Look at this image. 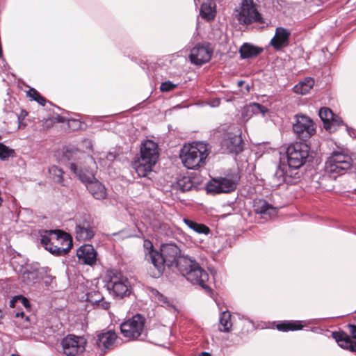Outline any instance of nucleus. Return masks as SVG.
<instances>
[{
  "label": "nucleus",
  "mask_w": 356,
  "mask_h": 356,
  "mask_svg": "<svg viewBox=\"0 0 356 356\" xmlns=\"http://www.w3.org/2000/svg\"><path fill=\"white\" fill-rule=\"evenodd\" d=\"M212 54L213 49L209 44H197L191 50L189 58L193 64L201 66L211 60Z\"/></svg>",
  "instance_id": "13"
},
{
  "label": "nucleus",
  "mask_w": 356,
  "mask_h": 356,
  "mask_svg": "<svg viewBox=\"0 0 356 356\" xmlns=\"http://www.w3.org/2000/svg\"><path fill=\"white\" fill-rule=\"evenodd\" d=\"M49 235H54L55 236V240L57 241H65L67 243L68 246L67 248L58 247L57 245H54L53 243L50 244L49 248H47V250H49L51 253L56 256H62L66 254L71 246H72V241L70 238V236L65 233L61 230H49L46 232Z\"/></svg>",
  "instance_id": "14"
},
{
  "label": "nucleus",
  "mask_w": 356,
  "mask_h": 356,
  "mask_svg": "<svg viewBox=\"0 0 356 356\" xmlns=\"http://www.w3.org/2000/svg\"><path fill=\"white\" fill-rule=\"evenodd\" d=\"M57 120H58L59 122H64L65 120V118H64V117H62V116L58 115V116H57Z\"/></svg>",
  "instance_id": "46"
},
{
  "label": "nucleus",
  "mask_w": 356,
  "mask_h": 356,
  "mask_svg": "<svg viewBox=\"0 0 356 356\" xmlns=\"http://www.w3.org/2000/svg\"><path fill=\"white\" fill-rule=\"evenodd\" d=\"M157 296H158V300L163 303L168 302L167 298L163 296L162 294H161L159 291H156Z\"/></svg>",
  "instance_id": "42"
},
{
  "label": "nucleus",
  "mask_w": 356,
  "mask_h": 356,
  "mask_svg": "<svg viewBox=\"0 0 356 356\" xmlns=\"http://www.w3.org/2000/svg\"><path fill=\"white\" fill-rule=\"evenodd\" d=\"M302 328L301 322L297 321H286L277 325V329L282 332L299 330Z\"/></svg>",
  "instance_id": "29"
},
{
  "label": "nucleus",
  "mask_w": 356,
  "mask_h": 356,
  "mask_svg": "<svg viewBox=\"0 0 356 356\" xmlns=\"http://www.w3.org/2000/svg\"><path fill=\"white\" fill-rule=\"evenodd\" d=\"M28 115V113L26 111H22L20 115L18 117L19 122H20L21 118H24ZM22 127L21 122H19V127Z\"/></svg>",
  "instance_id": "44"
},
{
  "label": "nucleus",
  "mask_w": 356,
  "mask_h": 356,
  "mask_svg": "<svg viewBox=\"0 0 356 356\" xmlns=\"http://www.w3.org/2000/svg\"><path fill=\"white\" fill-rule=\"evenodd\" d=\"M90 194L97 200H103L106 197V189L100 181L97 179L86 185Z\"/></svg>",
  "instance_id": "21"
},
{
  "label": "nucleus",
  "mask_w": 356,
  "mask_h": 356,
  "mask_svg": "<svg viewBox=\"0 0 356 356\" xmlns=\"http://www.w3.org/2000/svg\"><path fill=\"white\" fill-rule=\"evenodd\" d=\"M49 172L55 182L63 184L64 172L61 168L53 165L49 168Z\"/></svg>",
  "instance_id": "34"
},
{
  "label": "nucleus",
  "mask_w": 356,
  "mask_h": 356,
  "mask_svg": "<svg viewBox=\"0 0 356 356\" xmlns=\"http://www.w3.org/2000/svg\"><path fill=\"white\" fill-rule=\"evenodd\" d=\"M235 12L236 18L241 24L249 25L253 23H265L258 6L254 0H242L241 5Z\"/></svg>",
  "instance_id": "4"
},
{
  "label": "nucleus",
  "mask_w": 356,
  "mask_h": 356,
  "mask_svg": "<svg viewBox=\"0 0 356 356\" xmlns=\"http://www.w3.org/2000/svg\"><path fill=\"white\" fill-rule=\"evenodd\" d=\"M48 270V268H40L38 264L27 266L22 273V280L26 285L33 286L44 279Z\"/></svg>",
  "instance_id": "12"
},
{
  "label": "nucleus",
  "mask_w": 356,
  "mask_h": 356,
  "mask_svg": "<svg viewBox=\"0 0 356 356\" xmlns=\"http://www.w3.org/2000/svg\"><path fill=\"white\" fill-rule=\"evenodd\" d=\"M55 236L54 235L46 236L44 235L41 238V243L45 247V249L47 250V248H49L50 244H52L54 242H51V240H54Z\"/></svg>",
  "instance_id": "39"
},
{
  "label": "nucleus",
  "mask_w": 356,
  "mask_h": 356,
  "mask_svg": "<svg viewBox=\"0 0 356 356\" xmlns=\"http://www.w3.org/2000/svg\"><path fill=\"white\" fill-rule=\"evenodd\" d=\"M72 122H73L74 124H75V127H79L80 126V122L79 120H69V123Z\"/></svg>",
  "instance_id": "45"
},
{
  "label": "nucleus",
  "mask_w": 356,
  "mask_h": 356,
  "mask_svg": "<svg viewBox=\"0 0 356 356\" xmlns=\"http://www.w3.org/2000/svg\"><path fill=\"white\" fill-rule=\"evenodd\" d=\"M145 318L140 314H136L120 325V332L124 337L129 339H145L143 337Z\"/></svg>",
  "instance_id": "6"
},
{
  "label": "nucleus",
  "mask_w": 356,
  "mask_h": 356,
  "mask_svg": "<svg viewBox=\"0 0 356 356\" xmlns=\"http://www.w3.org/2000/svg\"><path fill=\"white\" fill-rule=\"evenodd\" d=\"M185 224L192 230L198 233L208 234L210 232V229L207 225L198 223L190 219H184Z\"/></svg>",
  "instance_id": "30"
},
{
  "label": "nucleus",
  "mask_w": 356,
  "mask_h": 356,
  "mask_svg": "<svg viewBox=\"0 0 356 356\" xmlns=\"http://www.w3.org/2000/svg\"><path fill=\"white\" fill-rule=\"evenodd\" d=\"M180 249L174 244L162 247L161 252H154L152 257L155 271L154 277H159L163 273L165 266L176 268L193 284H197L209 294L212 293L211 288L207 284L209 274L200 264L188 256H181Z\"/></svg>",
  "instance_id": "1"
},
{
  "label": "nucleus",
  "mask_w": 356,
  "mask_h": 356,
  "mask_svg": "<svg viewBox=\"0 0 356 356\" xmlns=\"http://www.w3.org/2000/svg\"><path fill=\"white\" fill-rule=\"evenodd\" d=\"M27 95L31 98L33 100L36 101L42 106H44L46 103V99L44 97H42L40 93L34 88H31L29 91H27Z\"/></svg>",
  "instance_id": "37"
},
{
  "label": "nucleus",
  "mask_w": 356,
  "mask_h": 356,
  "mask_svg": "<svg viewBox=\"0 0 356 356\" xmlns=\"http://www.w3.org/2000/svg\"><path fill=\"white\" fill-rule=\"evenodd\" d=\"M117 339V334L113 330L104 332L97 336V345L102 350L110 348Z\"/></svg>",
  "instance_id": "19"
},
{
  "label": "nucleus",
  "mask_w": 356,
  "mask_h": 356,
  "mask_svg": "<svg viewBox=\"0 0 356 356\" xmlns=\"http://www.w3.org/2000/svg\"><path fill=\"white\" fill-rule=\"evenodd\" d=\"M86 341L83 337L68 334L61 341L63 353L67 356H76L85 350Z\"/></svg>",
  "instance_id": "11"
},
{
  "label": "nucleus",
  "mask_w": 356,
  "mask_h": 356,
  "mask_svg": "<svg viewBox=\"0 0 356 356\" xmlns=\"http://www.w3.org/2000/svg\"><path fill=\"white\" fill-rule=\"evenodd\" d=\"M194 185L189 177H183L177 181V188L182 192L191 190Z\"/></svg>",
  "instance_id": "33"
},
{
  "label": "nucleus",
  "mask_w": 356,
  "mask_h": 356,
  "mask_svg": "<svg viewBox=\"0 0 356 356\" xmlns=\"http://www.w3.org/2000/svg\"><path fill=\"white\" fill-rule=\"evenodd\" d=\"M70 168L71 171L76 175L82 182L86 183V185L96 179L92 170H86V172H83L82 169H79L76 164L74 163L70 164Z\"/></svg>",
  "instance_id": "23"
},
{
  "label": "nucleus",
  "mask_w": 356,
  "mask_h": 356,
  "mask_svg": "<svg viewBox=\"0 0 356 356\" xmlns=\"http://www.w3.org/2000/svg\"><path fill=\"white\" fill-rule=\"evenodd\" d=\"M215 6L211 2L203 3L200 8V15L207 21L213 20L216 16Z\"/></svg>",
  "instance_id": "27"
},
{
  "label": "nucleus",
  "mask_w": 356,
  "mask_h": 356,
  "mask_svg": "<svg viewBox=\"0 0 356 356\" xmlns=\"http://www.w3.org/2000/svg\"><path fill=\"white\" fill-rule=\"evenodd\" d=\"M177 87L176 84H174L170 81L163 82L160 86V90L162 92H168L172 90Z\"/></svg>",
  "instance_id": "38"
},
{
  "label": "nucleus",
  "mask_w": 356,
  "mask_h": 356,
  "mask_svg": "<svg viewBox=\"0 0 356 356\" xmlns=\"http://www.w3.org/2000/svg\"><path fill=\"white\" fill-rule=\"evenodd\" d=\"M318 115L324 123V127L326 129H330V122L334 118L332 111L327 108L323 107L319 110Z\"/></svg>",
  "instance_id": "31"
},
{
  "label": "nucleus",
  "mask_w": 356,
  "mask_h": 356,
  "mask_svg": "<svg viewBox=\"0 0 356 356\" xmlns=\"http://www.w3.org/2000/svg\"><path fill=\"white\" fill-rule=\"evenodd\" d=\"M238 177L237 175L232 178L220 177L213 179L207 185V191L209 193H230L236 188Z\"/></svg>",
  "instance_id": "10"
},
{
  "label": "nucleus",
  "mask_w": 356,
  "mask_h": 356,
  "mask_svg": "<svg viewBox=\"0 0 356 356\" xmlns=\"http://www.w3.org/2000/svg\"><path fill=\"white\" fill-rule=\"evenodd\" d=\"M342 123H343V121H342L341 118L334 114V118H333V119L331 120V122H330V129H329L331 130L332 129H335L334 128L335 127H339L341 124H342Z\"/></svg>",
  "instance_id": "40"
},
{
  "label": "nucleus",
  "mask_w": 356,
  "mask_h": 356,
  "mask_svg": "<svg viewBox=\"0 0 356 356\" xmlns=\"http://www.w3.org/2000/svg\"><path fill=\"white\" fill-rule=\"evenodd\" d=\"M291 32L290 30L279 26L275 29L274 37L270 44L276 50L280 51L289 45Z\"/></svg>",
  "instance_id": "16"
},
{
  "label": "nucleus",
  "mask_w": 356,
  "mask_h": 356,
  "mask_svg": "<svg viewBox=\"0 0 356 356\" xmlns=\"http://www.w3.org/2000/svg\"><path fill=\"white\" fill-rule=\"evenodd\" d=\"M314 85V79L306 77L294 86L293 91L297 94L305 95L309 92Z\"/></svg>",
  "instance_id": "26"
},
{
  "label": "nucleus",
  "mask_w": 356,
  "mask_h": 356,
  "mask_svg": "<svg viewBox=\"0 0 356 356\" xmlns=\"http://www.w3.org/2000/svg\"><path fill=\"white\" fill-rule=\"evenodd\" d=\"M108 159H112V158H114V156H113L112 154H110L108 156Z\"/></svg>",
  "instance_id": "50"
},
{
  "label": "nucleus",
  "mask_w": 356,
  "mask_h": 356,
  "mask_svg": "<svg viewBox=\"0 0 356 356\" xmlns=\"http://www.w3.org/2000/svg\"><path fill=\"white\" fill-rule=\"evenodd\" d=\"M220 330L222 332H229L232 324L231 322V314L228 311L223 312L220 316Z\"/></svg>",
  "instance_id": "32"
},
{
  "label": "nucleus",
  "mask_w": 356,
  "mask_h": 356,
  "mask_svg": "<svg viewBox=\"0 0 356 356\" xmlns=\"http://www.w3.org/2000/svg\"><path fill=\"white\" fill-rule=\"evenodd\" d=\"M76 257L79 264L93 266L97 260V252L92 245L84 244L76 250Z\"/></svg>",
  "instance_id": "15"
},
{
  "label": "nucleus",
  "mask_w": 356,
  "mask_h": 356,
  "mask_svg": "<svg viewBox=\"0 0 356 356\" xmlns=\"http://www.w3.org/2000/svg\"><path fill=\"white\" fill-rule=\"evenodd\" d=\"M332 337L343 349L356 353V342L351 340L350 336L344 331L332 332Z\"/></svg>",
  "instance_id": "18"
},
{
  "label": "nucleus",
  "mask_w": 356,
  "mask_h": 356,
  "mask_svg": "<svg viewBox=\"0 0 356 356\" xmlns=\"http://www.w3.org/2000/svg\"><path fill=\"white\" fill-rule=\"evenodd\" d=\"M47 273L44 275V277H47V278H49V276H47Z\"/></svg>",
  "instance_id": "51"
},
{
  "label": "nucleus",
  "mask_w": 356,
  "mask_h": 356,
  "mask_svg": "<svg viewBox=\"0 0 356 356\" xmlns=\"http://www.w3.org/2000/svg\"><path fill=\"white\" fill-rule=\"evenodd\" d=\"M257 213L271 216L275 213V209L263 199L255 200L253 204Z\"/></svg>",
  "instance_id": "24"
},
{
  "label": "nucleus",
  "mask_w": 356,
  "mask_h": 356,
  "mask_svg": "<svg viewBox=\"0 0 356 356\" xmlns=\"http://www.w3.org/2000/svg\"><path fill=\"white\" fill-rule=\"evenodd\" d=\"M159 156V146L152 140L144 141L140 147V156L132 163V167L139 177H146L151 172Z\"/></svg>",
  "instance_id": "2"
},
{
  "label": "nucleus",
  "mask_w": 356,
  "mask_h": 356,
  "mask_svg": "<svg viewBox=\"0 0 356 356\" xmlns=\"http://www.w3.org/2000/svg\"><path fill=\"white\" fill-rule=\"evenodd\" d=\"M293 130L297 136L303 140L312 137L316 132L313 120L305 115H296Z\"/></svg>",
  "instance_id": "9"
},
{
  "label": "nucleus",
  "mask_w": 356,
  "mask_h": 356,
  "mask_svg": "<svg viewBox=\"0 0 356 356\" xmlns=\"http://www.w3.org/2000/svg\"><path fill=\"white\" fill-rule=\"evenodd\" d=\"M86 300L91 304L104 309H107L109 307V303L104 300V297L99 291H93L88 293Z\"/></svg>",
  "instance_id": "25"
},
{
  "label": "nucleus",
  "mask_w": 356,
  "mask_h": 356,
  "mask_svg": "<svg viewBox=\"0 0 356 356\" xmlns=\"http://www.w3.org/2000/svg\"><path fill=\"white\" fill-rule=\"evenodd\" d=\"M352 161V159L348 154L334 152L325 162V170L330 177L336 178L350 168Z\"/></svg>",
  "instance_id": "5"
},
{
  "label": "nucleus",
  "mask_w": 356,
  "mask_h": 356,
  "mask_svg": "<svg viewBox=\"0 0 356 356\" xmlns=\"http://www.w3.org/2000/svg\"><path fill=\"white\" fill-rule=\"evenodd\" d=\"M128 284L129 281L127 277L115 273L111 275L110 280L106 284V287L114 298H122L130 293Z\"/></svg>",
  "instance_id": "8"
},
{
  "label": "nucleus",
  "mask_w": 356,
  "mask_h": 356,
  "mask_svg": "<svg viewBox=\"0 0 356 356\" xmlns=\"http://www.w3.org/2000/svg\"><path fill=\"white\" fill-rule=\"evenodd\" d=\"M199 356H211V355L207 352L201 353Z\"/></svg>",
  "instance_id": "48"
},
{
  "label": "nucleus",
  "mask_w": 356,
  "mask_h": 356,
  "mask_svg": "<svg viewBox=\"0 0 356 356\" xmlns=\"http://www.w3.org/2000/svg\"><path fill=\"white\" fill-rule=\"evenodd\" d=\"M95 235L94 228L86 222L79 224L75 228V237L79 241L90 240Z\"/></svg>",
  "instance_id": "20"
},
{
  "label": "nucleus",
  "mask_w": 356,
  "mask_h": 356,
  "mask_svg": "<svg viewBox=\"0 0 356 356\" xmlns=\"http://www.w3.org/2000/svg\"><path fill=\"white\" fill-rule=\"evenodd\" d=\"M349 331L351 334V336L353 339H356V325H348Z\"/></svg>",
  "instance_id": "41"
},
{
  "label": "nucleus",
  "mask_w": 356,
  "mask_h": 356,
  "mask_svg": "<svg viewBox=\"0 0 356 356\" xmlns=\"http://www.w3.org/2000/svg\"><path fill=\"white\" fill-rule=\"evenodd\" d=\"M220 99L216 98V99H213L211 100V102L210 103V105L212 107H217V106H218L220 105Z\"/></svg>",
  "instance_id": "43"
},
{
  "label": "nucleus",
  "mask_w": 356,
  "mask_h": 356,
  "mask_svg": "<svg viewBox=\"0 0 356 356\" xmlns=\"http://www.w3.org/2000/svg\"><path fill=\"white\" fill-rule=\"evenodd\" d=\"M14 156V149H10L3 143H0V159L1 160H6L9 157H13Z\"/></svg>",
  "instance_id": "36"
},
{
  "label": "nucleus",
  "mask_w": 356,
  "mask_h": 356,
  "mask_svg": "<svg viewBox=\"0 0 356 356\" xmlns=\"http://www.w3.org/2000/svg\"><path fill=\"white\" fill-rule=\"evenodd\" d=\"M262 51V48L254 46L250 43L243 44L239 49L240 56L243 59L257 57Z\"/></svg>",
  "instance_id": "22"
},
{
  "label": "nucleus",
  "mask_w": 356,
  "mask_h": 356,
  "mask_svg": "<svg viewBox=\"0 0 356 356\" xmlns=\"http://www.w3.org/2000/svg\"><path fill=\"white\" fill-rule=\"evenodd\" d=\"M143 247L146 250L145 259L153 264V259L152 255L154 252H158L153 247L152 243L149 240H145L143 242Z\"/></svg>",
  "instance_id": "35"
},
{
  "label": "nucleus",
  "mask_w": 356,
  "mask_h": 356,
  "mask_svg": "<svg viewBox=\"0 0 356 356\" xmlns=\"http://www.w3.org/2000/svg\"><path fill=\"white\" fill-rule=\"evenodd\" d=\"M22 300H23V303L25 307H27L28 304H29V301L26 298H24V297H22Z\"/></svg>",
  "instance_id": "47"
},
{
  "label": "nucleus",
  "mask_w": 356,
  "mask_h": 356,
  "mask_svg": "<svg viewBox=\"0 0 356 356\" xmlns=\"http://www.w3.org/2000/svg\"><path fill=\"white\" fill-rule=\"evenodd\" d=\"M209 155L207 147L202 143L194 142L184 145L180 152V159L188 169L195 170L202 166Z\"/></svg>",
  "instance_id": "3"
},
{
  "label": "nucleus",
  "mask_w": 356,
  "mask_h": 356,
  "mask_svg": "<svg viewBox=\"0 0 356 356\" xmlns=\"http://www.w3.org/2000/svg\"><path fill=\"white\" fill-rule=\"evenodd\" d=\"M267 108L258 103H252L244 107L243 115L245 118V115H251L252 114L261 113L264 115L267 112Z\"/></svg>",
  "instance_id": "28"
},
{
  "label": "nucleus",
  "mask_w": 356,
  "mask_h": 356,
  "mask_svg": "<svg viewBox=\"0 0 356 356\" xmlns=\"http://www.w3.org/2000/svg\"><path fill=\"white\" fill-rule=\"evenodd\" d=\"M310 147L304 143L291 144L286 149L287 162L290 168L298 169L307 161Z\"/></svg>",
  "instance_id": "7"
},
{
  "label": "nucleus",
  "mask_w": 356,
  "mask_h": 356,
  "mask_svg": "<svg viewBox=\"0 0 356 356\" xmlns=\"http://www.w3.org/2000/svg\"><path fill=\"white\" fill-rule=\"evenodd\" d=\"M222 149L228 153L238 154L243 150V140L239 134H228L222 141Z\"/></svg>",
  "instance_id": "17"
},
{
  "label": "nucleus",
  "mask_w": 356,
  "mask_h": 356,
  "mask_svg": "<svg viewBox=\"0 0 356 356\" xmlns=\"http://www.w3.org/2000/svg\"><path fill=\"white\" fill-rule=\"evenodd\" d=\"M24 316V312H20V313H17L16 314V316L17 317H19V316L23 317Z\"/></svg>",
  "instance_id": "49"
}]
</instances>
